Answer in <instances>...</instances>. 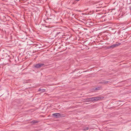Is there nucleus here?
Instances as JSON below:
<instances>
[{"label": "nucleus", "instance_id": "nucleus-9", "mask_svg": "<svg viewBox=\"0 0 131 131\" xmlns=\"http://www.w3.org/2000/svg\"><path fill=\"white\" fill-rule=\"evenodd\" d=\"M77 2V1H75L74 0H73V4H75Z\"/></svg>", "mask_w": 131, "mask_h": 131}, {"label": "nucleus", "instance_id": "nucleus-6", "mask_svg": "<svg viewBox=\"0 0 131 131\" xmlns=\"http://www.w3.org/2000/svg\"><path fill=\"white\" fill-rule=\"evenodd\" d=\"M89 100L90 101H95L94 97L89 98Z\"/></svg>", "mask_w": 131, "mask_h": 131}, {"label": "nucleus", "instance_id": "nucleus-8", "mask_svg": "<svg viewBox=\"0 0 131 131\" xmlns=\"http://www.w3.org/2000/svg\"><path fill=\"white\" fill-rule=\"evenodd\" d=\"M88 129H89V127H85L83 128V130L85 131V130H88Z\"/></svg>", "mask_w": 131, "mask_h": 131}, {"label": "nucleus", "instance_id": "nucleus-5", "mask_svg": "<svg viewBox=\"0 0 131 131\" xmlns=\"http://www.w3.org/2000/svg\"><path fill=\"white\" fill-rule=\"evenodd\" d=\"M112 82L110 80H109L108 81H104L103 82V83L104 84H107L108 83H111Z\"/></svg>", "mask_w": 131, "mask_h": 131}, {"label": "nucleus", "instance_id": "nucleus-4", "mask_svg": "<svg viewBox=\"0 0 131 131\" xmlns=\"http://www.w3.org/2000/svg\"><path fill=\"white\" fill-rule=\"evenodd\" d=\"M94 97L95 101L100 100L101 99V97L98 96Z\"/></svg>", "mask_w": 131, "mask_h": 131}, {"label": "nucleus", "instance_id": "nucleus-7", "mask_svg": "<svg viewBox=\"0 0 131 131\" xmlns=\"http://www.w3.org/2000/svg\"><path fill=\"white\" fill-rule=\"evenodd\" d=\"M45 90L43 89H39L38 91H41V92H43L45 91Z\"/></svg>", "mask_w": 131, "mask_h": 131}, {"label": "nucleus", "instance_id": "nucleus-11", "mask_svg": "<svg viewBox=\"0 0 131 131\" xmlns=\"http://www.w3.org/2000/svg\"><path fill=\"white\" fill-rule=\"evenodd\" d=\"M80 0H74L75 1H79Z\"/></svg>", "mask_w": 131, "mask_h": 131}, {"label": "nucleus", "instance_id": "nucleus-10", "mask_svg": "<svg viewBox=\"0 0 131 131\" xmlns=\"http://www.w3.org/2000/svg\"><path fill=\"white\" fill-rule=\"evenodd\" d=\"M37 122H38L37 121H34V122H33V123H37Z\"/></svg>", "mask_w": 131, "mask_h": 131}, {"label": "nucleus", "instance_id": "nucleus-2", "mask_svg": "<svg viewBox=\"0 0 131 131\" xmlns=\"http://www.w3.org/2000/svg\"><path fill=\"white\" fill-rule=\"evenodd\" d=\"M45 64L44 63H38L36 64L35 65L34 67L36 68H38L43 66H45Z\"/></svg>", "mask_w": 131, "mask_h": 131}, {"label": "nucleus", "instance_id": "nucleus-1", "mask_svg": "<svg viewBox=\"0 0 131 131\" xmlns=\"http://www.w3.org/2000/svg\"><path fill=\"white\" fill-rule=\"evenodd\" d=\"M52 115L54 117L56 118H60L63 116L60 113H54L52 114Z\"/></svg>", "mask_w": 131, "mask_h": 131}, {"label": "nucleus", "instance_id": "nucleus-3", "mask_svg": "<svg viewBox=\"0 0 131 131\" xmlns=\"http://www.w3.org/2000/svg\"><path fill=\"white\" fill-rule=\"evenodd\" d=\"M121 43H119L118 44H114L110 46V47L111 48H114L115 47H116L119 45H120Z\"/></svg>", "mask_w": 131, "mask_h": 131}, {"label": "nucleus", "instance_id": "nucleus-12", "mask_svg": "<svg viewBox=\"0 0 131 131\" xmlns=\"http://www.w3.org/2000/svg\"><path fill=\"white\" fill-rule=\"evenodd\" d=\"M59 33H60V32H58V33H58V34H59Z\"/></svg>", "mask_w": 131, "mask_h": 131}]
</instances>
